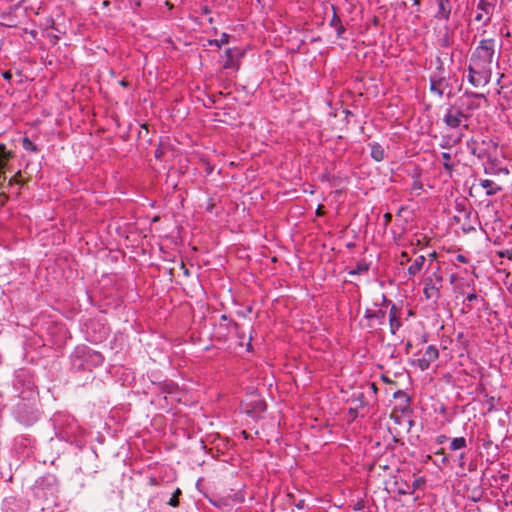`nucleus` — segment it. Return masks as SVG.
I'll return each instance as SVG.
<instances>
[{
  "label": "nucleus",
  "instance_id": "7ed1b4c3",
  "mask_svg": "<svg viewBox=\"0 0 512 512\" xmlns=\"http://www.w3.org/2000/svg\"><path fill=\"white\" fill-rule=\"evenodd\" d=\"M482 99L487 100L484 94L465 91L464 94L457 99L456 104L466 113V116L470 118L473 111L481 107Z\"/></svg>",
  "mask_w": 512,
  "mask_h": 512
},
{
  "label": "nucleus",
  "instance_id": "393cba45",
  "mask_svg": "<svg viewBox=\"0 0 512 512\" xmlns=\"http://www.w3.org/2000/svg\"><path fill=\"white\" fill-rule=\"evenodd\" d=\"M22 147L26 151H31V152H37L38 151L37 146L28 137L23 138V140H22Z\"/></svg>",
  "mask_w": 512,
  "mask_h": 512
},
{
  "label": "nucleus",
  "instance_id": "6e6552de",
  "mask_svg": "<svg viewBox=\"0 0 512 512\" xmlns=\"http://www.w3.org/2000/svg\"><path fill=\"white\" fill-rule=\"evenodd\" d=\"M438 357V349L433 345H429L421 358L414 361V364H416L422 371H425L430 367L431 363L438 359Z\"/></svg>",
  "mask_w": 512,
  "mask_h": 512
},
{
  "label": "nucleus",
  "instance_id": "c9c22d12",
  "mask_svg": "<svg viewBox=\"0 0 512 512\" xmlns=\"http://www.w3.org/2000/svg\"><path fill=\"white\" fill-rule=\"evenodd\" d=\"M456 259H457L458 262H461V263H467L468 262V259L464 255H462V254H458Z\"/></svg>",
  "mask_w": 512,
  "mask_h": 512
},
{
  "label": "nucleus",
  "instance_id": "a19ab883",
  "mask_svg": "<svg viewBox=\"0 0 512 512\" xmlns=\"http://www.w3.org/2000/svg\"><path fill=\"white\" fill-rule=\"evenodd\" d=\"M0 197L2 199V203H5L9 199L8 195L4 192L0 194Z\"/></svg>",
  "mask_w": 512,
  "mask_h": 512
},
{
  "label": "nucleus",
  "instance_id": "f3484780",
  "mask_svg": "<svg viewBox=\"0 0 512 512\" xmlns=\"http://www.w3.org/2000/svg\"><path fill=\"white\" fill-rule=\"evenodd\" d=\"M425 263V257L423 255L418 256L414 262L408 268V274L410 276L417 275L423 268Z\"/></svg>",
  "mask_w": 512,
  "mask_h": 512
},
{
  "label": "nucleus",
  "instance_id": "72a5a7b5",
  "mask_svg": "<svg viewBox=\"0 0 512 512\" xmlns=\"http://www.w3.org/2000/svg\"><path fill=\"white\" fill-rule=\"evenodd\" d=\"M296 508L299 509V510H302L306 507V504H305V501L304 500H299L296 504H295Z\"/></svg>",
  "mask_w": 512,
  "mask_h": 512
},
{
  "label": "nucleus",
  "instance_id": "09e8293b",
  "mask_svg": "<svg viewBox=\"0 0 512 512\" xmlns=\"http://www.w3.org/2000/svg\"><path fill=\"white\" fill-rule=\"evenodd\" d=\"M455 279H456V276L454 274H452L450 276V282L453 283L455 281Z\"/></svg>",
  "mask_w": 512,
  "mask_h": 512
},
{
  "label": "nucleus",
  "instance_id": "4468645a",
  "mask_svg": "<svg viewBox=\"0 0 512 512\" xmlns=\"http://www.w3.org/2000/svg\"><path fill=\"white\" fill-rule=\"evenodd\" d=\"M265 410L266 403L261 399H257L247 404L245 412L253 418H259Z\"/></svg>",
  "mask_w": 512,
  "mask_h": 512
},
{
  "label": "nucleus",
  "instance_id": "3c124183",
  "mask_svg": "<svg viewBox=\"0 0 512 512\" xmlns=\"http://www.w3.org/2000/svg\"><path fill=\"white\" fill-rule=\"evenodd\" d=\"M419 480H416L413 484V487L414 489L418 488L419 484H418Z\"/></svg>",
  "mask_w": 512,
  "mask_h": 512
},
{
  "label": "nucleus",
  "instance_id": "0eeeda50",
  "mask_svg": "<svg viewBox=\"0 0 512 512\" xmlns=\"http://www.w3.org/2000/svg\"><path fill=\"white\" fill-rule=\"evenodd\" d=\"M351 404L352 406L349 409V413L355 418L358 416V413L364 410L369 404V399L365 392L356 391L351 395Z\"/></svg>",
  "mask_w": 512,
  "mask_h": 512
},
{
  "label": "nucleus",
  "instance_id": "864d4df0",
  "mask_svg": "<svg viewBox=\"0 0 512 512\" xmlns=\"http://www.w3.org/2000/svg\"><path fill=\"white\" fill-rule=\"evenodd\" d=\"M429 256L431 257L432 260L435 259L436 258V252L431 253Z\"/></svg>",
  "mask_w": 512,
  "mask_h": 512
},
{
  "label": "nucleus",
  "instance_id": "a878e982",
  "mask_svg": "<svg viewBox=\"0 0 512 512\" xmlns=\"http://www.w3.org/2000/svg\"><path fill=\"white\" fill-rule=\"evenodd\" d=\"M182 494L181 490L177 488L174 493L172 494L171 498L168 501V504L177 507L179 505V499L178 497Z\"/></svg>",
  "mask_w": 512,
  "mask_h": 512
},
{
  "label": "nucleus",
  "instance_id": "20e7f679",
  "mask_svg": "<svg viewBox=\"0 0 512 512\" xmlns=\"http://www.w3.org/2000/svg\"><path fill=\"white\" fill-rule=\"evenodd\" d=\"M440 267L438 266L436 271L424 280L423 293L427 300H433L437 302L440 298V289L442 288L443 277L439 274Z\"/></svg>",
  "mask_w": 512,
  "mask_h": 512
},
{
  "label": "nucleus",
  "instance_id": "1a4fd4ad",
  "mask_svg": "<svg viewBox=\"0 0 512 512\" xmlns=\"http://www.w3.org/2000/svg\"><path fill=\"white\" fill-rule=\"evenodd\" d=\"M365 319H367V327L370 329H375L377 326H381L385 322L386 312L382 309L371 310L366 309L364 314Z\"/></svg>",
  "mask_w": 512,
  "mask_h": 512
},
{
  "label": "nucleus",
  "instance_id": "c85d7f7f",
  "mask_svg": "<svg viewBox=\"0 0 512 512\" xmlns=\"http://www.w3.org/2000/svg\"><path fill=\"white\" fill-rule=\"evenodd\" d=\"M367 389H368V393H370L371 396L375 398L376 394H377V391H378V388H377L376 384L375 383H369L367 385Z\"/></svg>",
  "mask_w": 512,
  "mask_h": 512
},
{
  "label": "nucleus",
  "instance_id": "6ab92c4d",
  "mask_svg": "<svg viewBox=\"0 0 512 512\" xmlns=\"http://www.w3.org/2000/svg\"><path fill=\"white\" fill-rule=\"evenodd\" d=\"M480 185L483 188L487 189V191H486L487 196H493L501 190V188L499 186H496L495 183L490 179L481 180Z\"/></svg>",
  "mask_w": 512,
  "mask_h": 512
},
{
  "label": "nucleus",
  "instance_id": "c03bdc74",
  "mask_svg": "<svg viewBox=\"0 0 512 512\" xmlns=\"http://www.w3.org/2000/svg\"><path fill=\"white\" fill-rule=\"evenodd\" d=\"M401 257L405 260V261H410V258L408 256V254L406 252H402L401 253Z\"/></svg>",
  "mask_w": 512,
  "mask_h": 512
},
{
  "label": "nucleus",
  "instance_id": "412c9836",
  "mask_svg": "<svg viewBox=\"0 0 512 512\" xmlns=\"http://www.w3.org/2000/svg\"><path fill=\"white\" fill-rule=\"evenodd\" d=\"M466 447H467V442L464 437L453 438L450 443V450H452V451L465 449Z\"/></svg>",
  "mask_w": 512,
  "mask_h": 512
},
{
  "label": "nucleus",
  "instance_id": "a18cd8bd",
  "mask_svg": "<svg viewBox=\"0 0 512 512\" xmlns=\"http://www.w3.org/2000/svg\"><path fill=\"white\" fill-rule=\"evenodd\" d=\"M384 217H385L386 222H389L391 220V214L390 213H386L384 215Z\"/></svg>",
  "mask_w": 512,
  "mask_h": 512
},
{
  "label": "nucleus",
  "instance_id": "5fc2aeb1",
  "mask_svg": "<svg viewBox=\"0 0 512 512\" xmlns=\"http://www.w3.org/2000/svg\"><path fill=\"white\" fill-rule=\"evenodd\" d=\"M490 19H491V18H490V16H488V17L486 18V20L484 21V24H485V25H487V24L490 22Z\"/></svg>",
  "mask_w": 512,
  "mask_h": 512
},
{
  "label": "nucleus",
  "instance_id": "7c9ffc66",
  "mask_svg": "<svg viewBox=\"0 0 512 512\" xmlns=\"http://www.w3.org/2000/svg\"><path fill=\"white\" fill-rule=\"evenodd\" d=\"M500 257H507L508 259H512V248L507 249L505 251L499 252Z\"/></svg>",
  "mask_w": 512,
  "mask_h": 512
},
{
  "label": "nucleus",
  "instance_id": "ddd939ff",
  "mask_svg": "<svg viewBox=\"0 0 512 512\" xmlns=\"http://www.w3.org/2000/svg\"><path fill=\"white\" fill-rule=\"evenodd\" d=\"M437 4V13L435 14V18L439 20L449 21L452 5L450 0H435Z\"/></svg>",
  "mask_w": 512,
  "mask_h": 512
},
{
  "label": "nucleus",
  "instance_id": "13d9d810",
  "mask_svg": "<svg viewBox=\"0 0 512 512\" xmlns=\"http://www.w3.org/2000/svg\"><path fill=\"white\" fill-rule=\"evenodd\" d=\"M135 3L139 6L140 5V0H135Z\"/></svg>",
  "mask_w": 512,
  "mask_h": 512
},
{
  "label": "nucleus",
  "instance_id": "58836bf2",
  "mask_svg": "<svg viewBox=\"0 0 512 512\" xmlns=\"http://www.w3.org/2000/svg\"><path fill=\"white\" fill-rule=\"evenodd\" d=\"M229 320H232V319H231V318H229V317H228L227 315H225V314L221 315V317H220V322H222V323H228V322H229Z\"/></svg>",
  "mask_w": 512,
  "mask_h": 512
},
{
  "label": "nucleus",
  "instance_id": "bf43d9fd",
  "mask_svg": "<svg viewBox=\"0 0 512 512\" xmlns=\"http://www.w3.org/2000/svg\"><path fill=\"white\" fill-rule=\"evenodd\" d=\"M135 3L139 6L140 5V0H135Z\"/></svg>",
  "mask_w": 512,
  "mask_h": 512
},
{
  "label": "nucleus",
  "instance_id": "423d86ee",
  "mask_svg": "<svg viewBox=\"0 0 512 512\" xmlns=\"http://www.w3.org/2000/svg\"><path fill=\"white\" fill-rule=\"evenodd\" d=\"M438 72L430 76V91L440 98L443 97L445 90L451 88L448 78L443 75L442 68H438Z\"/></svg>",
  "mask_w": 512,
  "mask_h": 512
},
{
  "label": "nucleus",
  "instance_id": "8fccbe9b",
  "mask_svg": "<svg viewBox=\"0 0 512 512\" xmlns=\"http://www.w3.org/2000/svg\"><path fill=\"white\" fill-rule=\"evenodd\" d=\"M241 433L244 438H246V439L248 438V433L245 430H243Z\"/></svg>",
  "mask_w": 512,
  "mask_h": 512
},
{
  "label": "nucleus",
  "instance_id": "c756f323",
  "mask_svg": "<svg viewBox=\"0 0 512 512\" xmlns=\"http://www.w3.org/2000/svg\"><path fill=\"white\" fill-rule=\"evenodd\" d=\"M398 443H400V440L396 436L392 435L391 442L388 443V448L393 450L395 445Z\"/></svg>",
  "mask_w": 512,
  "mask_h": 512
},
{
  "label": "nucleus",
  "instance_id": "dca6fc26",
  "mask_svg": "<svg viewBox=\"0 0 512 512\" xmlns=\"http://www.w3.org/2000/svg\"><path fill=\"white\" fill-rule=\"evenodd\" d=\"M492 9V4L488 0H479L477 4V10L480 12L476 14L475 20L476 21H482L483 20V13L489 15L490 10Z\"/></svg>",
  "mask_w": 512,
  "mask_h": 512
},
{
  "label": "nucleus",
  "instance_id": "2f4dec72",
  "mask_svg": "<svg viewBox=\"0 0 512 512\" xmlns=\"http://www.w3.org/2000/svg\"><path fill=\"white\" fill-rule=\"evenodd\" d=\"M155 158L161 159L164 155V150L161 147H158L154 152Z\"/></svg>",
  "mask_w": 512,
  "mask_h": 512
},
{
  "label": "nucleus",
  "instance_id": "4c0bfd02",
  "mask_svg": "<svg viewBox=\"0 0 512 512\" xmlns=\"http://www.w3.org/2000/svg\"><path fill=\"white\" fill-rule=\"evenodd\" d=\"M447 440V437L445 435H439L437 438H436V442L438 444H443L445 441Z\"/></svg>",
  "mask_w": 512,
  "mask_h": 512
},
{
  "label": "nucleus",
  "instance_id": "2eb2a0df",
  "mask_svg": "<svg viewBox=\"0 0 512 512\" xmlns=\"http://www.w3.org/2000/svg\"><path fill=\"white\" fill-rule=\"evenodd\" d=\"M225 55L227 61L224 64V68H234L236 65L235 60H239L244 55V53L240 49L233 47L227 48L225 50Z\"/></svg>",
  "mask_w": 512,
  "mask_h": 512
},
{
  "label": "nucleus",
  "instance_id": "79ce46f5",
  "mask_svg": "<svg viewBox=\"0 0 512 512\" xmlns=\"http://www.w3.org/2000/svg\"><path fill=\"white\" fill-rule=\"evenodd\" d=\"M210 13H211V10H210L207 6H204V7L202 8V14H204V15H208V14H210Z\"/></svg>",
  "mask_w": 512,
  "mask_h": 512
},
{
  "label": "nucleus",
  "instance_id": "603ef678",
  "mask_svg": "<svg viewBox=\"0 0 512 512\" xmlns=\"http://www.w3.org/2000/svg\"><path fill=\"white\" fill-rule=\"evenodd\" d=\"M317 215H322V212H321V206L318 207L317 211H316Z\"/></svg>",
  "mask_w": 512,
  "mask_h": 512
},
{
  "label": "nucleus",
  "instance_id": "39448f33",
  "mask_svg": "<svg viewBox=\"0 0 512 512\" xmlns=\"http://www.w3.org/2000/svg\"><path fill=\"white\" fill-rule=\"evenodd\" d=\"M468 119L469 118L466 116V113L463 112L457 104H455L447 108L443 117V122L451 129H456L461 126L467 128L468 124L463 122H466Z\"/></svg>",
  "mask_w": 512,
  "mask_h": 512
},
{
  "label": "nucleus",
  "instance_id": "de8ad7c7",
  "mask_svg": "<svg viewBox=\"0 0 512 512\" xmlns=\"http://www.w3.org/2000/svg\"><path fill=\"white\" fill-rule=\"evenodd\" d=\"M251 339H252V338L250 337V338H249V341H248V343H247V350H250V349L252 348V346H251Z\"/></svg>",
  "mask_w": 512,
  "mask_h": 512
},
{
  "label": "nucleus",
  "instance_id": "9d476101",
  "mask_svg": "<svg viewBox=\"0 0 512 512\" xmlns=\"http://www.w3.org/2000/svg\"><path fill=\"white\" fill-rule=\"evenodd\" d=\"M233 333H239V324L234 320H229L228 323L219 322L216 326V336L220 340L226 341Z\"/></svg>",
  "mask_w": 512,
  "mask_h": 512
},
{
  "label": "nucleus",
  "instance_id": "4be33fe9",
  "mask_svg": "<svg viewBox=\"0 0 512 512\" xmlns=\"http://www.w3.org/2000/svg\"><path fill=\"white\" fill-rule=\"evenodd\" d=\"M230 36L227 33H222L220 39H211L208 40L207 43L209 46H216L221 48L222 45L227 44L229 42Z\"/></svg>",
  "mask_w": 512,
  "mask_h": 512
},
{
  "label": "nucleus",
  "instance_id": "4d7b16f0",
  "mask_svg": "<svg viewBox=\"0 0 512 512\" xmlns=\"http://www.w3.org/2000/svg\"><path fill=\"white\" fill-rule=\"evenodd\" d=\"M208 21L209 23H213V17H209Z\"/></svg>",
  "mask_w": 512,
  "mask_h": 512
},
{
  "label": "nucleus",
  "instance_id": "a211bd4d",
  "mask_svg": "<svg viewBox=\"0 0 512 512\" xmlns=\"http://www.w3.org/2000/svg\"><path fill=\"white\" fill-rule=\"evenodd\" d=\"M371 147V157L377 161L380 162L385 157V152L383 147L379 143H372L370 144Z\"/></svg>",
  "mask_w": 512,
  "mask_h": 512
},
{
  "label": "nucleus",
  "instance_id": "f03ea898",
  "mask_svg": "<svg viewBox=\"0 0 512 512\" xmlns=\"http://www.w3.org/2000/svg\"><path fill=\"white\" fill-rule=\"evenodd\" d=\"M103 355L87 346H79L72 355V367L77 371H91L93 368L102 365Z\"/></svg>",
  "mask_w": 512,
  "mask_h": 512
},
{
  "label": "nucleus",
  "instance_id": "6e6d98bb",
  "mask_svg": "<svg viewBox=\"0 0 512 512\" xmlns=\"http://www.w3.org/2000/svg\"><path fill=\"white\" fill-rule=\"evenodd\" d=\"M435 454H437V455L438 454H444V451H443V449H440L439 451L435 452Z\"/></svg>",
  "mask_w": 512,
  "mask_h": 512
},
{
  "label": "nucleus",
  "instance_id": "9b49d317",
  "mask_svg": "<svg viewBox=\"0 0 512 512\" xmlns=\"http://www.w3.org/2000/svg\"><path fill=\"white\" fill-rule=\"evenodd\" d=\"M14 157L12 151H8L6 146L0 143V188L3 187L6 180L5 173L8 169V162Z\"/></svg>",
  "mask_w": 512,
  "mask_h": 512
},
{
  "label": "nucleus",
  "instance_id": "473e14b6",
  "mask_svg": "<svg viewBox=\"0 0 512 512\" xmlns=\"http://www.w3.org/2000/svg\"><path fill=\"white\" fill-rule=\"evenodd\" d=\"M237 338L239 339V344L242 345V341L245 339V334L244 332L240 331L239 330V333H234Z\"/></svg>",
  "mask_w": 512,
  "mask_h": 512
},
{
  "label": "nucleus",
  "instance_id": "ea45409f",
  "mask_svg": "<svg viewBox=\"0 0 512 512\" xmlns=\"http://www.w3.org/2000/svg\"><path fill=\"white\" fill-rule=\"evenodd\" d=\"M119 84H120L122 87H125V88L129 87V85H130V83H129L128 81L124 80V79H123V80H121V81H119Z\"/></svg>",
  "mask_w": 512,
  "mask_h": 512
},
{
  "label": "nucleus",
  "instance_id": "aec40b11",
  "mask_svg": "<svg viewBox=\"0 0 512 512\" xmlns=\"http://www.w3.org/2000/svg\"><path fill=\"white\" fill-rule=\"evenodd\" d=\"M330 25L335 28L337 37L342 38L345 32V27L336 13L333 14Z\"/></svg>",
  "mask_w": 512,
  "mask_h": 512
},
{
  "label": "nucleus",
  "instance_id": "e433bc0d",
  "mask_svg": "<svg viewBox=\"0 0 512 512\" xmlns=\"http://www.w3.org/2000/svg\"><path fill=\"white\" fill-rule=\"evenodd\" d=\"M478 299V295L476 293H470L467 295V300L472 302Z\"/></svg>",
  "mask_w": 512,
  "mask_h": 512
},
{
  "label": "nucleus",
  "instance_id": "f257e3e1",
  "mask_svg": "<svg viewBox=\"0 0 512 512\" xmlns=\"http://www.w3.org/2000/svg\"><path fill=\"white\" fill-rule=\"evenodd\" d=\"M495 47V39H482L473 51L468 66V81L474 87L489 82L495 60Z\"/></svg>",
  "mask_w": 512,
  "mask_h": 512
},
{
  "label": "nucleus",
  "instance_id": "37998d69",
  "mask_svg": "<svg viewBox=\"0 0 512 512\" xmlns=\"http://www.w3.org/2000/svg\"><path fill=\"white\" fill-rule=\"evenodd\" d=\"M464 459H465V454L461 453L460 456H459L460 466H463Z\"/></svg>",
  "mask_w": 512,
  "mask_h": 512
},
{
  "label": "nucleus",
  "instance_id": "5701e85b",
  "mask_svg": "<svg viewBox=\"0 0 512 512\" xmlns=\"http://www.w3.org/2000/svg\"><path fill=\"white\" fill-rule=\"evenodd\" d=\"M369 265L365 261H360L357 263L356 267L349 271L350 275H361L363 273L368 272Z\"/></svg>",
  "mask_w": 512,
  "mask_h": 512
},
{
  "label": "nucleus",
  "instance_id": "bb28decb",
  "mask_svg": "<svg viewBox=\"0 0 512 512\" xmlns=\"http://www.w3.org/2000/svg\"><path fill=\"white\" fill-rule=\"evenodd\" d=\"M20 176H21V172L18 171L15 176H13L12 178L9 179V181L7 183V188H10L14 184L23 185V182L19 180Z\"/></svg>",
  "mask_w": 512,
  "mask_h": 512
},
{
  "label": "nucleus",
  "instance_id": "f704fd0d",
  "mask_svg": "<svg viewBox=\"0 0 512 512\" xmlns=\"http://www.w3.org/2000/svg\"><path fill=\"white\" fill-rule=\"evenodd\" d=\"M2 76L5 80L10 81L12 78V73H11V71L8 70V71L3 72Z\"/></svg>",
  "mask_w": 512,
  "mask_h": 512
},
{
  "label": "nucleus",
  "instance_id": "b1692460",
  "mask_svg": "<svg viewBox=\"0 0 512 512\" xmlns=\"http://www.w3.org/2000/svg\"><path fill=\"white\" fill-rule=\"evenodd\" d=\"M441 156H442V159L444 160V163H443V167H444V169H445L446 171H448L449 173H451V172H452V170H453V165L450 163V161H451V159H452V157H451L450 153H448V152H443V153L441 154Z\"/></svg>",
  "mask_w": 512,
  "mask_h": 512
},
{
  "label": "nucleus",
  "instance_id": "f8f14e48",
  "mask_svg": "<svg viewBox=\"0 0 512 512\" xmlns=\"http://www.w3.org/2000/svg\"><path fill=\"white\" fill-rule=\"evenodd\" d=\"M401 309L398 308L394 303L390 307L389 311V326L390 332L396 334L397 330L402 326L401 322Z\"/></svg>",
  "mask_w": 512,
  "mask_h": 512
},
{
  "label": "nucleus",
  "instance_id": "cd10ccee",
  "mask_svg": "<svg viewBox=\"0 0 512 512\" xmlns=\"http://www.w3.org/2000/svg\"><path fill=\"white\" fill-rule=\"evenodd\" d=\"M410 487L409 485L406 483V482H403L401 483V485L398 487L397 489V493L399 495H406V494H410L412 493L411 491H409Z\"/></svg>",
  "mask_w": 512,
  "mask_h": 512
},
{
  "label": "nucleus",
  "instance_id": "49530a36",
  "mask_svg": "<svg viewBox=\"0 0 512 512\" xmlns=\"http://www.w3.org/2000/svg\"><path fill=\"white\" fill-rule=\"evenodd\" d=\"M413 5L414 6H420L421 5V1L420 0H413Z\"/></svg>",
  "mask_w": 512,
  "mask_h": 512
}]
</instances>
